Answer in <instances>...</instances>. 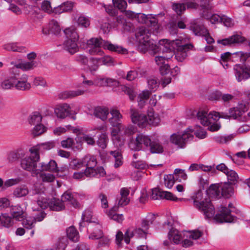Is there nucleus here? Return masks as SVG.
Segmentation results:
<instances>
[{"mask_svg":"<svg viewBox=\"0 0 250 250\" xmlns=\"http://www.w3.org/2000/svg\"><path fill=\"white\" fill-rule=\"evenodd\" d=\"M87 44L88 53L91 55L102 56L104 55V52L102 49V47L119 54H126L128 53L126 49L112 43L109 41L103 40L101 38H92L87 41Z\"/></svg>","mask_w":250,"mask_h":250,"instance_id":"obj_1","label":"nucleus"},{"mask_svg":"<svg viewBox=\"0 0 250 250\" xmlns=\"http://www.w3.org/2000/svg\"><path fill=\"white\" fill-rule=\"evenodd\" d=\"M160 46L164 45L166 49L174 51L176 59L179 62L183 61L187 57V51L192 48L191 44H187L184 40L179 39L169 41L167 39H162L159 41Z\"/></svg>","mask_w":250,"mask_h":250,"instance_id":"obj_2","label":"nucleus"},{"mask_svg":"<svg viewBox=\"0 0 250 250\" xmlns=\"http://www.w3.org/2000/svg\"><path fill=\"white\" fill-rule=\"evenodd\" d=\"M151 34V29L147 27L141 26L138 29L136 37L139 42L138 49L141 52L145 53L150 51L156 53L158 51L157 45L149 40Z\"/></svg>","mask_w":250,"mask_h":250,"instance_id":"obj_3","label":"nucleus"},{"mask_svg":"<svg viewBox=\"0 0 250 250\" xmlns=\"http://www.w3.org/2000/svg\"><path fill=\"white\" fill-rule=\"evenodd\" d=\"M194 206L204 213L208 218L214 216L215 210L210 200L207 198V195H204L200 190L196 192L192 196Z\"/></svg>","mask_w":250,"mask_h":250,"instance_id":"obj_4","label":"nucleus"},{"mask_svg":"<svg viewBox=\"0 0 250 250\" xmlns=\"http://www.w3.org/2000/svg\"><path fill=\"white\" fill-rule=\"evenodd\" d=\"M197 117L200 121L201 124L205 126H208V129L211 131L218 130L221 125L216 122L220 118V113L216 111H211L209 113L204 110H200L197 114Z\"/></svg>","mask_w":250,"mask_h":250,"instance_id":"obj_5","label":"nucleus"},{"mask_svg":"<svg viewBox=\"0 0 250 250\" xmlns=\"http://www.w3.org/2000/svg\"><path fill=\"white\" fill-rule=\"evenodd\" d=\"M30 154L21 159V167L30 171L34 176H37L39 170L37 169V162L40 159L39 148L33 146L29 149Z\"/></svg>","mask_w":250,"mask_h":250,"instance_id":"obj_6","label":"nucleus"},{"mask_svg":"<svg viewBox=\"0 0 250 250\" xmlns=\"http://www.w3.org/2000/svg\"><path fill=\"white\" fill-rule=\"evenodd\" d=\"M122 127H120L119 128L117 127L118 129L113 128L111 133L113 144L117 148L116 150H112L110 152V154L114 159V167L115 168L120 167L123 164V158L119 148L124 145V140L121 139L118 135Z\"/></svg>","mask_w":250,"mask_h":250,"instance_id":"obj_7","label":"nucleus"},{"mask_svg":"<svg viewBox=\"0 0 250 250\" xmlns=\"http://www.w3.org/2000/svg\"><path fill=\"white\" fill-rule=\"evenodd\" d=\"M157 47L158 51L162 50V54L161 55H158L155 57V62L157 65L159 66L160 71L162 75H166L170 72L169 66L167 62L173 56L174 52L168 49H166L164 45L160 46L158 44Z\"/></svg>","mask_w":250,"mask_h":250,"instance_id":"obj_8","label":"nucleus"},{"mask_svg":"<svg viewBox=\"0 0 250 250\" xmlns=\"http://www.w3.org/2000/svg\"><path fill=\"white\" fill-rule=\"evenodd\" d=\"M66 40L63 43V48L71 54H73L78 51L77 42L79 36L75 28L68 27L64 30Z\"/></svg>","mask_w":250,"mask_h":250,"instance_id":"obj_9","label":"nucleus"},{"mask_svg":"<svg viewBox=\"0 0 250 250\" xmlns=\"http://www.w3.org/2000/svg\"><path fill=\"white\" fill-rule=\"evenodd\" d=\"M192 133V130L190 128H188L182 133H173L170 136L169 141L177 147L183 148L187 142L193 137Z\"/></svg>","mask_w":250,"mask_h":250,"instance_id":"obj_10","label":"nucleus"},{"mask_svg":"<svg viewBox=\"0 0 250 250\" xmlns=\"http://www.w3.org/2000/svg\"><path fill=\"white\" fill-rule=\"evenodd\" d=\"M250 57V53L243 52H237L233 54L229 52H226L221 55L220 62L225 68H227L229 67L228 62L231 60L233 61L234 59L239 58L240 62H243Z\"/></svg>","mask_w":250,"mask_h":250,"instance_id":"obj_11","label":"nucleus"},{"mask_svg":"<svg viewBox=\"0 0 250 250\" xmlns=\"http://www.w3.org/2000/svg\"><path fill=\"white\" fill-rule=\"evenodd\" d=\"M202 234V232L199 230L183 231L182 246L185 248L192 246L194 244V241L200 238Z\"/></svg>","mask_w":250,"mask_h":250,"instance_id":"obj_12","label":"nucleus"},{"mask_svg":"<svg viewBox=\"0 0 250 250\" xmlns=\"http://www.w3.org/2000/svg\"><path fill=\"white\" fill-rule=\"evenodd\" d=\"M15 88L19 90L25 91L30 89L31 84L28 81V76L25 74L19 77V74L14 71Z\"/></svg>","mask_w":250,"mask_h":250,"instance_id":"obj_13","label":"nucleus"},{"mask_svg":"<svg viewBox=\"0 0 250 250\" xmlns=\"http://www.w3.org/2000/svg\"><path fill=\"white\" fill-rule=\"evenodd\" d=\"M83 159L84 167H86V177L95 176L96 173L95 167L97 165L96 158L92 156H85Z\"/></svg>","mask_w":250,"mask_h":250,"instance_id":"obj_14","label":"nucleus"},{"mask_svg":"<svg viewBox=\"0 0 250 250\" xmlns=\"http://www.w3.org/2000/svg\"><path fill=\"white\" fill-rule=\"evenodd\" d=\"M130 118L133 123L140 127H145L146 125V116L141 113L139 111L131 107L130 109Z\"/></svg>","mask_w":250,"mask_h":250,"instance_id":"obj_15","label":"nucleus"},{"mask_svg":"<svg viewBox=\"0 0 250 250\" xmlns=\"http://www.w3.org/2000/svg\"><path fill=\"white\" fill-rule=\"evenodd\" d=\"M110 117L108 119V122L113 126H116L119 128L123 127L122 124L120 123L123 116L120 113L119 110L117 107H112L109 110Z\"/></svg>","mask_w":250,"mask_h":250,"instance_id":"obj_16","label":"nucleus"},{"mask_svg":"<svg viewBox=\"0 0 250 250\" xmlns=\"http://www.w3.org/2000/svg\"><path fill=\"white\" fill-rule=\"evenodd\" d=\"M54 113L57 118L60 119H64L73 114L70 105L66 103L57 105L54 109Z\"/></svg>","mask_w":250,"mask_h":250,"instance_id":"obj_17","label":"nucleus"},{"mask_svg":"<svg viewBox=\"0 0 250 250\" xmlns=\"http://www.w3.org/2000/svg\"><path fill=\"white\" fill-rule=\"evenodd\" d=\"M234 70L235 77L239 82L250 77V67L236 64L234 66Z\"/></svg>","mask_w":250,"mask_h":250,"instance_id":"obj_18","label":"nucleus"},{"mask_svg":"<svg viewBox=\"0 0 250 250\" xmlns=\"http://www.w3.org/2000/svg\"><path fill=\"white\" fill-rule=\"evenodd\" d=\"M148 233L146 231L144 230L140 227H137L135 229H128L125 234V242L126 244H128L130 242L131 238L133 237L135 235H137L138 237H144L146 238V235Z\"/></svg>","mask_w":250,"mask_h":250,"instance_id":"obj_19","label":"nucleus"},{"mask_svg":"<svg viewBox=\"0 0 250 250\" xmlns=\"http://www.w3.org/2000/svg\"><path fill=\"white\" fill-rule=\"evenodd\" d=\"M168 237L169 242L166 240L164 244L166 246H169L170 243L178 244L183 240V232H180L177 229H172L168 234Z\"/></svg>","mask_w":250,"mask_h":250,"instance_id":"obj_20","label":"nucleus"},{"mask_svg":"<svg viewBox=\"0 0 250 250\" xmlns=\"http://www.w3.org/2000/svg\"><path fill=\"white\" fill-rule=\"evenodd\" d=\"M146 125L156 126L160 124L161 119L159 113L155 112L153 108H149L147 112Z\"/></svg>","mask_w":250,"mask_h":250,"instance_id":"obj_21","label":"nucleus"},{"mask_svg":"<svg viewBox=\"0 0 250 250\" xmlns=\"http://www.w3.org/2000/svg\"><path fill=\"white\" fill-rule=\"evenodd\" d=\"M229 209H227L225 207H223L221 208V213L217 214L215 219L216 221L220 223L223 222H231L233 221L234 218L231 215Z\"/></svg>","mask_w":250,"mask_h":250,"instance_id":"obj_22","label":"nucleus"},{"mask_svg":"<svg viewBox=\"0 0 250 250\" xmlns=\"http://www.w3.org/2000/svg\"><path fill=\"white\" fill-rule=\"evenodd\" d=\"M110 109L107 107L104 106H98L94 108L93 115L97 118L100 119L103 121H105L108 119Z\"/></svg>","mask_w":250,"mask_h":250,"instance_id":"obj_23","label":"nucleus"},{"mask_svg":"<svg viewBox=\"0 0 250 250\" xmlns=\"http://www.w3.org/2000/svg\"><path fill=\"white\" fill-rule=\"evenodd\" d=\"M42 31L43 34L45 35L51 33L56 36H58L61 32V28L57 21L52 20L49 22L48 29L43 28Z\"/></svg>","mask_w":250,"mask_h":250,"instance_id":"obj_24","label":"nucleus"},{"mask_svg":"<svg viewBox=\"0 0 250 250\" xmlns=\"http://www.w3.org/2000/svg\"><path fill=\"white\" fill-rule=\"evenodd\" d=\"M37 64L38 63L36 61H24L16 64L12 68L15 69V72H16L17 68H20L23 71H27L33 70L37 66Z\"/></svg>","mask_w":250,"mask_h":250,"instance_id":"obj_25","label":"nucleus"},{"mask_svg":"<svg viewBox=\"0 0 250 250\" xmlns=\"http://www.w3.org/2000/svg\"><path fill=\"white\" fill-rule=\"evenodd\" d=\"M220 184H212L207 190V195L209 198H219L222 197L221 189L220 188Z\"/></svg>","mask_w":250,"mask_h":250,"instance_id":"obj_26","label":"nucleus"},{"mask_svg":"<svg viewBox=\"0 0 250 250\" xmlns=\"http://www.w3.org/2000/svg\"><path fill=\"white\" fill-rule=\"evenodd\" d=\"M244 37L239 35H234L230 38L223 40H218L217 41L218 43H221L223 45H230L233 43H241L244 41Z\"/></svg>","mask_w":250,"mask_h":250,"instance_id":"obj_27","label":"nucleus"},{"mask_svg":"<svg viewBox=\"0 0 250 250\" xmlns=\"http://www.w3.org/2000/svg\"><path fill=\"white\" fill-rule=\"evenodd\" d=\"M151 92L145 90L140 92L137 96L138 105L140 108H143L146 104Z\"/></svg>","mask_w":250,"mask_h":250,"instance_id":"obj_28","label":"nucleus"},{"mask_svg":"<svg viewBox=\"0 0 250 250\" xmlns=\"http://www.w3.org/2000/svg\"><path fill=\"white\" fill-rule=\"evenodd\" d=\"M15 68H12L11 69V73L12 74V76L7 79H4L1 82L0 86L2 89L4 90H7L15 87Z\"/></svg>","mask_w":250,"mask_h":250,"instance_id":"obj_29","label":"nucleus"},{"mask_svg":"<svg viewBox=\"0 0 250 250\" xmlns=\"http://www.w3.org/2000/svg\"><path fill=\"white\" fill-rule=\"evenodd\" d=\"M62 201L63 202H68L70 205L75 208L79 207L80 204L74 198L73 194L68 191H65L61 197Z\"/></svg>","mask_w":250,"mask_h":250,"instance_id":"obj_30","label":"nucleus"},{"mask_svg":"<svg viewBox=\"0 0 250 250\" xmlns=\"http://www.w3.org/2000/svg\"><path fill=\"white\" fill-rule=\"evenodd\" d=\"M11 215L13 218L21 221L25 216V211L21 206L17 205L11 208Z\"/></svg>","mask_w":250,"mask_h":250,"instance_id":"obj_31","label":"nucleus"},{"mask_svg":"<svg viewBox=\"0 0 250 250\" xmlns=\"http://www.w3.org/2000/svg\"><path fill=\"white\" fill-rule=\"evenodd\" d=\"M220 188L222 196L229 198L233 194V188L228 183H224L220 184Z\"/></svg>","mask_w":250,"mask_h":250,"instance_id":"obj_32","label":"nucleus"},{"mask_svg":"<svg viewBox=\"0 0 250 250\" xmlns=\"http://www.w3.org/2000/svg\"><path fill=\"white\" fill-rule=\"evenodd\" d=\"M242 115V114L240 111H239L236 107L229 109V114L224 112L220 113L221 118L225 119L232 118L233 119H237Z\"/></svg>","mask_w":250,"mask_h":250,"instance_id":"obj_33","label":"nucleus"},{"mask_svg":"<svg viewBox=\"0 0 250 250\" xmlns=\"http://www.w3.org/2000/svg\"><path fill=\"white\" fill-rule=\"evenodd\" d=\"M85 91L82 89H77L75 90L65 91L60 94V98L62 99H67L74 98L78 96L84 94Z\"/></svg>","mask_w":250,"mask_h":250,"instance_id":"obj_34","label":"nucleus"},{"mask_svg":"<svg viewBox=\"0 0 250 250\" xmlns=\"http://www.w3.org/2000/svg\"><path fill=\"white\" fill-rule=\"evenodd\" d=\"M90 227H92L93 232L90 233L89 238L91 239H99L102 238L103 233L101 230V226L99 224H91Z\"/></svg>","mask_w":250,"mask_h":250,"instance_id":"obj_35","label":"nucleus"},{"mask_svg":"<svg viewBox=\"0 0 250 250\" xmlns=\"http://www.w3.org/2000/svg\"><path fill=\"white\" fill-rule=\"evenodd\" d=\"M129 190L126 188H122L120 190L121 198L119 200L118 205L121 206L127 205L130 202L128 197Z\"/></svg>","mask_w":250,"mask_h":250,"instance_id":"obj_36","label":"nucleus"},{"mask_svg":"<svg viewBox=\"0 0 250 250\" xmlns=\"http://www.w3.org/2000/svg\"><path fill=\"white\" fill-rule=\"evenodd\" d=\"M49 208L52 210L60 211L64 209L65 206L62 200L54 198L49 200Z\"/></svg>","mask_w":250,"mask_h":250,"instance_id":"obj_37","label":"nucleus"},{"mask_svg":"<svg viewBox=\"0 0 250 250\" xmlns=\"http://www.w3.org/2000/svg\"><path fill=\"white\" fill-rule=\"evenodd\" d=\"M29 190L26 185H21L17 187L14 190L13 194L14 197L21 198L28 194Z\"/></svg>","mask_w":250,"mask_h":250,"instance_id":"obj_38","label":"nucleus"},{"mask_svg":"<svg viewBox=\"0 0 250 250\" xmlns=\"http://www.w3.org/2000/svg\"><path fill=\"white\" fill-rule=\"evenodd\" d=\"M100 59L96 58H91L88 63V69L91 74H94L99 69Z\"/></svg>","mask_w":250,"mask_h":250,"instance_id":"obj_39","label":"nucleus"},{"mask_svg":"<svg viewBox=\"0 0 250 250\" xmlns=\"http://www.w3.org/2000/svg\"><path fill=\"white\" fill-rule=\"evenodd\" d=\"M149 22L150 25L147 27L151 29L152 33L157 34L162 30V26L158 23V20L155 17H153L152 19L149 20Z\"/></svg>","mask_w":250,"mask_h":250,"instance_id":"obj_40","label":"nucleus"},{"mask_svg":"<svg viewBox=\"0 0 250 250\" xmlns=\"http://www.w3.org/2000/svg\"><path fill=\"white\" fill-rule=\"evenodd\" d=\"M42 121V116L41 114L38 112H35L29 115L28 121L31 125H36L41 124Z\"/></svg>","mask_w":250,"mask_h":250,"instance_id":"obj_41","label":"nucleus"},{"mask_svg":"<svg viewBox=\"0 0 250 250\" xmlns=\"http://www.w3.org/2000/svg\"><path fill=\"white\" fill-rule=\"evenodd\" d=\"M46 131V128L42 124H39L35 125L31 131V134L33 137H36L42 135Z\"/></svg>","mask_w":250,"mask_h":250,"instance_id":"obj_42","label":"nucleus"},{"mask_svg":"<svg viewBox=\"0 0 250 250\" xmlns=\"http://www.w3.org/2000/svg\"><path fill=\"white\" fill-rule=\"evenodd\" d=\"M67 236L71 240L74 242H77L79 238V235L78 231L73 227H70L66 230Z\"/></svg>","mask_w":250,"mask_h":250,"instance_id":"obj_43","label":"nucleus"},{"mask_svg":"<svg viewBox=\"0 0 250 250\" xmlns=\"http://www.w3.org/2000/svg\"><path fill=\"white\" fill-rule=\"evenodd\" d=\"M173 175L176 180L180 182L183 181H186L188 178V175L186 173L185 170L182 169H175Z\"/></svg>","mask_w":250,"mask_h":250,"instance_id":"obj_44","label":"nucleus"},{"mask_svg":"<svg viewBox=\"0 0 250 250\" xmlns=\"http://www.w3.org/2000/svg\"><path fill=\"white\" fill-rule=\"evenodd\" d=\"M149 146L152 153H160L164 151L163 146L158 141L151 142Z\"/></svg>","mask_w":250,"mask_h":250,"instance_id":"obj_45","label":"nucleus"},{"mask_svg":"<svg viewBox=\"0 0 250 250\" xmlns=\"http://www.w3.org/2000/svg\"><path fill=\"white\" fill-rule=\"evenodd\" d=\"M0 216V221L1 224L7 228H9L13 225V220L12 218L7 214H1Z\"/></svg>","mask_w":250,"mask_h":250,"instance_id":"obj_46","label":"nucleus"},{"mask_svg":"<svg viewBox=\"0 0 250 250\" xmlns=\"http://www.w3.org/2000/svg\"><path fill=\"white\" fill-rule=\"evenodd\" d=\"M69 166L70 168L74 170H79L84 167L83 159H72L69 163Z\"/></svg>","mask_w":250,"mask_h":250,"instance_id":"obj_47","label":"nucleus"},{"mask_svg":"<svg viewBox=\"0 0 250 250\" xmlns=\"http://www.w3.org/2000/svg\"><path fill=\"white\" fill-rule=\"evenodd\" d=\"M21 221H22V225L27 229H31L34 227L35 221L33 217H27L25 218H23Z\"/></svg>","mask_w":250,"mask_h":250,"instance_id":"obj_48","label":"nucleus"},{"mask_svg":"<svg viewBox=\"0 0 250 250\" xmlns=\"http://www.w3.org/2000/svg\"><path fill=\"white\" fill-rule=\"evenodd\" d=\"M190 29L196 35L198 36H202L203 34L201 33L202 30L207 29L203 26L198 24L196 22L191 23Z\"/></svg>","mask_w":250,"mask_h":250,"instance_id":"obj_49","label":"nucleus"},{"mask_svg":"<svg viewBox=\"0 0 250 250\" xmlns=\"http://www.w3.org/2000/svg\"><path fill=\"white\" fill-rule=\"evenodd\" d=\"M164 185L168 188H172L175 183V177L172 174L166 175L164 176Z\"/></svg>","mask_w":250,"mask_h":250,"instance_id":"obj_50","label":"nucleus"},{"mask_svg":"<svg viewBox=\"0 0 250 250\" xmlns=\"http://www.w3.org/2000/svg\"><path fill=\"white\" fill-rule=\"evenodd\" d=\"M153 17L151 15H146L144 14L137 13L136 19L139 22L149 25V20L152 19Z\"/></svg>","mask_w":250,"mask_h":250,"instance_id":"obj_51","label":"nucleus"},{"mask_svg":"<svg viewBox=\"0 0 250 250\" xmlns=\"http://www.w3.org/2000/svg\"><path fill=\"white\" fill-rule=\"evenodd\" d=\"M108 141L107 135L105 133H102L97 142V144L102 148L104 149L107 146Z\"/></svg>","mask_w":250,"mask_h":250,"instance_id":"obj_52","label":"nucleus"},{"mask_svg":"<svg viewBox=\"0 0 250 250\" xmlns=\"http://www.w3.org/2000/svg\"><path fill=\"white\" fill-rule=\"evenodd\" d=\"M33 84L36 86H40L46 87L47 86V83L46 80L42 77H38L34 79Z\"/></svg>","mask_w":250,"mask_h":250,"instance_id":"obj_53","label":"nucleus"},{"mask_svg":"<svg viewBox=\"0 0 250 250\" xmlns=\"http://www.w3.org/2000/svg\"><path fill=\"white\" fill-rule=\"evenodd\" d=\"M112 2L114 8L121 11L125 10L127 6V3L124 0H112Z\"/></svg>","mask_w":250,"mask_h":250,"instance_id":"obj_54","label":"nucleus"},{"mask_svg":"<svg viewBox=\"0 0 250 250\" xmlns=\"http://www.w3.org/2000/svg\"><path fill=\"white\" fill-rule=\"evenodd\" d=\"M226 173L229 182L234 183L238 179V175L237 173L233 170H229Z\"/></svg>","mask_w":250,"mask_h":250,"instance_id":"obj_55","label":"nucleus"},{"mask_svg":"<svg viewBox=\"0 0 250 250\" xmlns=\"http://www.w3.org/2000/svg\"><path fill=\"white\" fill-rule=\"evenodd\" d=\"M192 132H194L196 137L200 139H204L207 136V132L200 126H197L194 129L190 128Z\"/></svg>","mask_w":250,"mask_h":250,"instance_id":"obj_56","label":"nucleus"},{"mask_svg":"<svg viewBox=\"0 0 250 250\" xmlns=\"http://www.w3.org/2000/svg\"><path fill=\"white\" fill-rule=\"evenodd\" d=\"M74 20L77 22L79 25H81L82 27H87L90 24L89 20L83 16H79L78 19L75 17L74 18Z\"/></svg>","mask_w":250,"mask_h":250,"instance_id":"obj_57","label":"nucleus"},{"mask_svg":"<svg viewBox=\"0 0 250 250\" xmlns=\"http://www.w3.org/2000/svg\"><path fill=\"white\" fill-rule=\"evenodd\" d=\"M5 48L8 50L21 52L24 50V47L22 46H18L13 43H8L5 45Z\"/></svg>","mask_w":250,"mask_h":250,"instance_id":"obj_58","label":"nucleus"},{"mask_svg":"<svg viewBox=\"0 0 250 250\" xmlns=\"http://www.w3.org/2000/svg\"><path fill=\"white\" fill-rule=\"evenodd\" d=\"M217 96L216 99L221 98V100L225 103H229L232 101L234 97L233 95L229 94H221L220 92H216Z\"/></svg>","mask_w":250,"mask_h":250,"instance_id":"obj_59","label":"nucleus"},{"mask_svg":"<svg viewBox=\"0 0 250 250\" xmlns=\"http://www.w3.org/2000/svg\"><path fill=\"white\" fill-rule=\"evenodd\" d=\"M137 140L140 142V145L142 146L143 144L146 146H148L150 144L151 140L147 136L143 134H139L137 135Z\"/></svg>","mask_w":250,"mask_h":250,"instance_id":"obj_60","label":"nucleus"},{"mask_svg":"<svg viewBox=\"0 0 250 250\" xmlns=\"http://www.w3.org/2000/svg\"><path fill=\"white\" fill-rule=\"evenodd\" d=\"M40 177L44 182H51L55 180V176L53 174L47 173H40Z\"/></svg>","mask_w":250,"mask_h":250,"instance_id":"obj_61","label":"nucleus"},{"mask_svg":"<svg viewBox=\"0 0 250 250\" xmlns=\"http://www.w3.org/2000/svg\"><path fill=\"white\" fill-rule=\"evenodd\" d=\"M129 148L135 151H138L142 149L140 142L137 140V136L135 140H132L129 144Z\"/></svg>","mask_w":250,"mask_h":250,"instance_id":"obj_62","label":"nucleus"},{"mask_svg":"<svg viewBox=\"0 0 250 250\" xmlns=\"http://www.w3.org/2000/svg\"><path fill=\"white\" fill-rule=\"evenodd\" d=\"M41 9L42 10L48 14L52 13L53 9L51 6V3L49 1L43 0L42 2Z\"/></svg>","mask_w":250,"mask_h":250,"instance_id":"obj_63","label":"nucleus"},{"mask_svg":"<svg viewBox=\"0 0 250 250\" xmlns=\"http://www.w3.org/2000/svg\"><path fill=\"white\" fill-rule=\"evenodd\" d=\"M172 7L173 9L179 15L182 14L186 10L185 3H174L173 4Z\"/></svg>","mask_w":250,"mask_h":250,"instance_id":"obj_64","label":"nucleus"}]
</instances>
